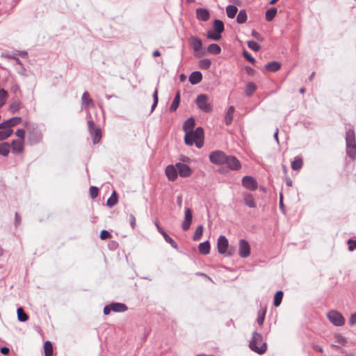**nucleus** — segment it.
I'll list each match as a JSON object with an SVG mask.
<instances>
[{"label":"nucleus","mask_w":356,"mask_h":356,"mask_svg":"<svg viewBox=\"0 0 356 356\" xmlns=\"http://www.w3.org/2000/svg\"><path fill=\"white\" fill-rule=\"evenodd\" d=\"M175 166L177 168L178 174L181 177H189L193 174V170L187 164L184 163H177Z\"/></svg>","instance_id":"9"},{"label":"nucleus","mask_w":356,"mask_h":356,"mask_svg":"<svg viewBox=\"0 0 356 356\" xmlns=\"http://www.w3.org/2000/svg\"><path fill=\"white\" fill-rule=\"evenodd\" d=\"M42 138V134L39 131L33 132L29 134V140L31 143H38Z\"/></svg>","instance_id":"35"},{"label":"nucleus","mask_w":356,"mask_h":356,"mask_svg":"<svg viewBox=\"0 0 356 356\" xmlns=\"http://www.w3.org/2000/svg\"><path fill=\"white\" fill-rule=\"evenodd\" d=\"M118 202V197L115 191H113L111 195L108 197L106 202V205L109 207H113Z\"/></svg>","instance_id":"39"},{"label":"nucleus","mask_w":356,"mask_h":356,"mask_svg":"<svg viewBox=\"0 0 356 356\" xmlns=\"http://www.w3.org/2000/svg\"><path fill=\"white\" fill-rule=\"evenodd\" d=\"M90 195L91 198L94 199L97 197L99 194V188L96 186H90Z\"/></svg>","instance_id":"51"},{"label":"nucleus","mask_w":356,"mask_h":356,"mask_svg":"<svg viewBox=\"0 0 356 356\" xmlns=\"http://www.w3.org/2000/svg\"><path fill=\"white\" fill-rule=\"evenodd\" d=\"M111 237V234L107 230L104 229V230L101 231L100 238L102 240H106L108 238H110Z\"/></svg>","instance_id":"52"},{"label":"nucleus","mask_w":356,"mask_h":356,"mask_svg":"<svg viewBox=\"0 0 356 356\" xmlns=\"http://www.w3.org/2000/svg\"><path fill=\"white\" fill-rule=\"evenodd\" d=\"M248 16L245 10H241L236 17V22L238 24H243L247 21Z\"/></svg>","instance_id":"34"},{"label":"nucleus","mask_w":356,"mask_h":356,"mask_svg":"<svg viewBox=\"0 0 356 356\" xmlns=\"http://www.w3.org/2000/svg\"><path fill=\"white\" fill-rule=\"evenodd\" d=\"M159 102V97H158V89L156 88L154 93H153V104L151 107V112H153V111L156 107Z\"/></svg>","instance_id":"48"},{"label":"nucleus","mask_w":356,"mask_h":356,"mask_svg":"<svg viewBox=\"0 0 356 356\" xmlns=\"http://www.w3.org/2000/svg\"><path fill=\"white\" fill-rule=\"evenodd\" d=\"M110 307H112V311L114 312H124L128 309L127 306L121 302H112L110 304Z\"/></svg>","instance_id":"23"},{"label":"nucleus","mask_w":356,"mask_h":356,"mask_svg":"<svg viewBox=\"0 0 356 356\" xmlns=\"http://www.w3.org/2000/svg\"><path fill=\"white\" fill-rule=\"evenodd\" d=\"M207 51L211 54L218 55L221 52V48L218 44L213 43L209 45Z\"/></svg>","instance_id":"33"},{"label":"nucleus","mask_w":356,"mask_h":356,"mask_svg":"<svg viewBox=\"0 0 356 356\" xmlns=\"http://www.w3.org/2000/svg\"><path fill=\"white\" fill-rule=\"evenodd\" d=\"M93 101L90 97V94L88 92L85 91L81 97V107L83 109L88 110L90 106H92Z\"/></svg>","instance_id":"15"},{"label":"nucleus","mask_w":356,"mask_h":356,"mask_svg":"<svg viewBox=\"0 0 356 356\" xmlns=\"http://www.w3.org/2000/svg\"><path fill=\"white\" fill-rule=\"evenodd\" d=\"M204 227L202 225L197 226L193 236V241H199L202 236Z\"/></svg>","instance_id":"41"},{"label":"nucleus","mask_w":356,"mask_h":356,"mask_svg":"<svg viewBox=\"0 0 356 356\" xmlns=\"http://www.w3.org/2000/svg\"><path fill=\"white\" fill-rule=\"evenodd\" d=\"M242 185L246 189L255 191L258 187L257 180L252 176L246 175L242 178Z\"/></svg>","instance_id":"8"},{"label":"nucleus","mask_w":356,"mask_h":356,"mask_svg":"<svg viewBox=\"0 0 356 356\" xmlns=\"http://www.w3.org/2000/svg\"><path fill=\"white\" fill-rule=\"evenodd\" d=\"M90 119L88 120V129L90 136L92 137V143L96 145L99 143L102 138V130L100 127H96L94 120L92 119L90 113L88 111Z\"/></svg>","instance_id":"4"},{"label":"nucleus","mask_w":356,"mask_h":356,"mask_svg":"<svg viewBox=\"0 0 356 356\" xmlns=\"http://www.w3.org/2000/svg\"><path fill=\"white\" fill-rule=\"evenodd\" d=\"M250 349L259 354L263 355L267 350V343L263 341V336L261 334L254 331L252 332V337L249 341Z\"/></svg>","instance_id":"2"},{"label":"nucleus","mask_w":356,"mask_h":356,"mask_svg":"<svg viewBox=\"0 0 356 356\" xmlns=\"http://www.w3.org/2000/svg\"><path fill=\"white\" fill-rule=\"evenodd\" d=\"M195 121L193 117L188 118L183 124V130L184 132L194 131Z\"/></svg>","instance_id":"21"},{"label":"nucleus","mask_w":356,"mask_h":356,"mask_svg":"<svg viewBox=\"0 0 356 356\" xmlns=\"http://www.w3.org/2000/svg\"><path fill=\"white\" fill-rule=\"evenodd\" d=\"M10 92L14 94L21 93L20 88L17 83H14L10 87Z\"/></svg>","instance_id":"55"},{"label":"nucleus","mask_w":356,"mask_h":356,"mask_svg":"<svg viewBox=\"0 0 356 356\" xmlns=\"http://www.w3.org/2000/svg\"><path fill=\"white\" fill-rule=\"evenodd\" d=\"M8 97V92L3 88L0 89V108L6 104Z\"/></svg>","instance_id":"42"},{"label":"nucleus","mask_w":356,"mask_h":356,"mask_svg":"<svg viewBox=\"0 0 356 356\" xmlns=\"http://www.w3.org/2000/svg\"><path fill=\"white\" fill-rule=\"evenodd\" d=\"M10 145L7 142L0 143V154L6 156L10 152Z\"/></svg>","instance_id":"36"},{"label":"nucleus","mask_w":356,"mask_h":356,"mask_svg":"<svg viewBox=\"0 0 356 356\" xmlns=\"http://www.w3.org/2000/svg\"><path fill=\"white\" fill-rule=\"evenodd\" d=\"M184 142L187 145L195 144L199 149L202 147L204 145L203 128L198 127L194 131L185 132Z\"/></svg>","instance_id":"1"},{"label":"nucleus","mask_w":356,"mask_h":356,"mask_svg":"<svg viewBox=\"0 0 356 356\" xmlns=\"http://www.w3.org/2000/svg\"><path fill=\"white\" fill-rule=\"evenodd\" d=\"M7 120L8 122V127L10 128L12 127H14V126L19 124L20 122L22 121V118L21 117H13Z\"/></svg>","instance_id":"47"},{"label":"nucleus","mask_w":356,"mask_h":356,"mask_svg":"<svg viewBox=\"0 0 356 356\" xmlns=\"http://www.w3.org/2000/svg\"><path fill=\"white\" fill-rule=\"evenodd\" d=\"M348 250L350 251H353L355 249H356V241L353 239H349L348 241Z\"/></svg>","instance_id":"58"},{"label":"nucleus","mask_w":356,"mask_h":356,"mask_svg":"<svg viewBox=\"0 0 356 356\" xmlns=\"http://www.w3.org/2000/svg\"><path fill=\"white\" fill-rule=\"evenodd\" d=\"M193 220V212L189 208H185L184 211V220L181 225V228L184 231H187L191 225Z\"/></svg>","instance_id":"12"},{"label":"nucleus","mask_w":356,"mask_h":356,"mask_svg":"<svg viewBox=\"0 0 356 356\" xmlns=\"http://www.w3.org/2000/svg\"><path fill=\"white\" fill-rule=\"evenodd\" d=\"M12 152L14 154H18L24 150V141L19 140H14L11 143Z\"/></svg>","instance_id":"17"},{"label":"nucleus","mask_w":356,"mask_h":356,"mask_svg":"<svg viewBox=\"0 0 356 356\" xmlns=\"http://www.w3.org/2000/svg\"><path fill=\"white\" fill-rule=\"evenodd\" d=\"M129 222H130L131 228L133 229H134L136 226V220L135 216L133 214L129 215Z\"/></svg>","instance_id":"59"},{"label":"nucleus","mask_w":356,"mask_h":356,"mask_svg":"<svg viewBox=\"0 0 356 356\" xmlns=\"http://www.w3.org/2000/svg\"><path fill=\"white\" fill-rule=\"evenodd\" d=\"M335 339L336 341L341 345H345V343H346V338L341 334H337L335 336Z\"/></svg>","instance_id":"56"},{"label":"nucleus","mask_w":356,"mask_h":356,"mask_svg":"<svg viewBox=\"0 0 356 356\" xmlns=\"http://www.w3.org/2000/svg\"><path fill=\"white\" fill-rule=\"evenodd\" d=\"M346 154L352 159H356V140L353 129H350L346 134Z\"/></svg>","instance_id":"3"},{"label":"nucleus","mask_w":356,"mask_h":356,"mask_svg":"<svg viewBox=\"0 0 356 356\" xmlns=\"http://www.w3.org/2000/svg\"><path fill=\"white\" fill-rule=\"evenodd\" d=\"M180 99H181V96H180V91L178 90L175 95V97L173 99V102L170 107V111L173 112V111H175L179 105V103H180Z\"/></svg>","instance_id":"27"},{"label":"nucleus","mask_w":356,"mask_h":356,"mask_svg":"<svg viewBox=\"0 0 356 356\" xmlns=\"http://www.w3.org/2000/svg\"><path fill=\"white\" fill-rule=\"evenodd\" d=\"M233 114H229V113H225V123L226 125H229L232 124V120H233Z\"/></svg>","instance_id":"57"},{"label":"nucleus","mask_w":356,"mask_h":356,"mask_svg":"<svg viewBox=\"0 0 356 356\" xmlns=\"http://www.w3.org/2000/svg\"><path fill=\"white\" fill-rule=\"evenodd\" d=\"M21 222V216H19V214L16 212L15 213V226H18V225H19Z\"/></svg>","instance_id":"62"},{"label":"nucleus","mask_w":356,"mask_h":356,"mask_svg":"<svg viewBox=\"0 0 356 356\" xmlns=\"http://www.w3.org/2000/svg\"><path fill=\"white\" fill-rule=\"evenodd\" d=\"M165 173L169 181H174L177 179L178 171L175 165H167L165 170Z\"/></svg>","instance_id":"13"},{"label":"nucleus","mask_w":356,"mask_h":356,"mask_svg":"<svg viewBox=\"0 0 356 356\" xmlns=\"http://www.w3.org/2000/svg\"><path fill=\"white\" fill-rule=\"evenodd\" d=\"M225 164H226L231 170H238L241 168V162L234 156H227V159H226Z\"/></svg>","instance_id":"11"},{"label":"nucleus","mask_w":356,"mask_h":356,"mask_svg":"<svg viewBox=\"0 0 356 356\" xmlns=\"http://www.w3.org/2000/svg\"><path fill=\"white\" fill-rule=\"evenodd\" d=\"M283 296H284V293L282 291H277L275 293V296H274V302H273V305L275 307H278L280 305Z\"/></svg>","instance_id":"40"},{"label":"nucleus","mask_w":356,"mask_h":356,"mask_svg":"<svg viewBox=\"0 0 356 356\" xmlns=\"http://www.w3.org/2000/svg\"><path fill=\"white\" fill-rule=\"evenodd\" d=\"M191 45L193 50L195 52H197L202 49V42L197 37H191Z\"/></svg>","instance_id":"22"},{"label":"nucleus","mask_w":356,"mask_h":356,"mask_svg":"<svg viewBox=\"0 0 356 356\" xmlns=\"http://www.w3.org/2000/svg\"><path fill=\"white\" fill-rule=\"evenodd\" d=\"M213 31L218 33H222L225 30L224 23L220 19H215L213 24Z\"/></svg>","instance_id":"25"},{"label":"nucleus","mask_w":356,"mask_h":356,"mask_svg":"<svg viewBox=\"0 0 356 356\" xmlns=\"http://www.w3.org/2000/svg\"><path fill=\"white\" fill-rule=\"evenodd\" d=\"M245 204L250 208H255L257 204L252 194L244 193L243 194Z\"/></svg>","instance_id":"19"},{"label":"nucleus","mask_w":356,"mask_h":356,"mask_svg":"<svg viewBox=\"0 0 356 356\" xmlns=\"http://www.w3.org/2000/svg\"><path fill=\"white\" fill-rule=\"evenodd\" d=\"M44 350L45 356H52L53 355V346L52 343L49 341H47L44 343Z\"/></svg>","instance_id":"37"},{"label":"nucleus","mask_w":356,"mask_h":356,"mask_svg":"<svg viewBox=\"0 0 356 356\" xmlns=\"http://www.w3.org/2000/svg\"><path fill=\"white\" fill-rule=\"evenodd\" d=\"M111 311H112V307H110V304L106 305L104 308V315H108Z\"/></svg>","instance_id":"64"},{"label":"nucleus","mask_w":356,"mask_h":356,"mask_svg":"<svg viewBox=\"0 0 356 356\" xmlns=\"http://www.w3.org/2000/svg\"><path fill=\"white\" fill-rule=\"evenodd\" d=\"M221 34L220 33H218L216 32H214L213 31H209L207 33V38L208 39H210V40H215V41H218L219 40L221 39Z\"/></svg>","instance_id":"46"},{"label":"nucleus","mask_w":356,"mask_h":356,"mask_svg":"<svg viewBox=\"0 0 356 356\" xmlns=\"http://www.w3.org/2000/svg\"><path fill=\"white\" fill-rule=\"evenodd\" d=\"M245 72L246 73L248 74V75H251V76H253L254 74V72H255V70L254 69H252L251 67L250 66H246L245 67Z\"/></svg>","instance_id":"61"},{"label":"nucleus","mask_w":356,"mask_h":356,"mask_svg":"<svg viewBox=\"0 0 356 356\" xmlns=\"http://www.w3.org/2000/svg\"><path fill=\"white\" fill-rule=\"evenodd\" d=\"M327 318L335 326H341L344 325L345 319L343 316L335 310H332L327 313Z\"/></svg>","instance_id":"7"},{"label":"nucleus","mask_w":356,"mask_h":356,"mask_svg":"<svg viewBox=\"0 0 356 356\" xmlns=\"http://www.w3.org/2000/svg\"><path fill=\"white\" fill-rule=\"evenodd\" d=\"M0 352L4 355H8L10 353V348L6 346L1 347Z\"/></svg>","instance_id":"63"},{"label":"nucleus","mask_w":356,"mask_h":356,"mask_svg":"<svg viewBox=\"0 0 356 356\" xmlns=\"http://www.w3.org/2000/svg\"><path fill=\"white\" fill-rule=\"evenodd\" d=\"M277 13V9L275 7L270 8L266 11L265 19L268 22L272 21Z\"/></svg>","instance_id":"28"},{"label":"nucleus","mask_w":356,"mask_h":356,"mask_svg":"<svg viewBox=\"0 0 356 356\" xmlns=\"http://www.w3.org/2000/svg\"><path fill=\"white\" fill-rule=\"evenodd\" d=\"M13 131L12 129H7L0 131V141L6 140L11 136Z\"/></svg>","instance_id":"44"},{"label":"nucleus","mask_w":356,"mask_h":356,"mask_svg":"<svg viewBox=\"0 0 356 356\" xmlns=\"http://www.w3.org/2000/svg\"><path fill=\"white\" fill-rule=\"evenodd\" d=\"M162 236H163L165 242L169 243L172 248L176 250L178 249V245L176 243V241L172 238H171L166 232H163Z\"/></svg>","instance_id":"38"},{"label":"nucleus","mask_w":356,"mask_h":356,"mask_svg":"<svg viewBox=\"0 0 356 356\" xmlns=\"http://www.w3.org/2000/svg\"><path fill=\"white\" fill-rule=\"evenodd\" d=\"M250 254V246L245 239L239 241L238 254L242 258L248 257Z\"/></svg>","instance_id":"10"},{"label":"nucleus","mask_w":356,"mask_h":356,"mask_svg":"<svg viewBox=\"0 0 356 356\" xmlns=\"http://www.w3.org/2000/svg\"><path fill=\"white\" fill-rule=\"evenodd\" d=\"M195 13H196V17H197V19H199V20L207 22L210 18L209 11L206 8H198L196 9Z\"/></svg>","instance_id":"16"},{"label":"nucleus","mask_w":356,"mask_h":356,"mask_svg":"<svg viewBox=\"0 0 356 356\" xmlns=\"http://www.w3.org/2000/svg\"><path fill=\"white\" fill-rule=\"evenodd\" d=\"M227 159V155L222 151H213L209 154L210 161L216 165H222Z\"/></svg>","instance_id":"6"},{"label":"nucleus","mask_w":356,"mask_h":356,"mask_svg":"<svg viewBox=\"0 0 356 356\" xmlns=\"http://www.w3.org/2000/svg\"><path fill=\"white\" fill-rule=\"evenodd\" d=\"M210 243L208 241L200 243L198 245L199 252L204 255L210 252Z\"/></svg>","instance_id":"24"},{"label":"nucleus","mask_w":356,"mask_h":356,"mask_svg":"<svg viewBox=\"0 0 356 356\" xmlns=\"http://www.w3.org/2000/svg\"><path fill=\"white\" fill-rule=\"evenodd\" d=\"M21 103L19 101L15 100L11 102L10 105V111L12 113H17L20 109Z\"/></svg>","instance_id":"45"},{"label":"nucleus","mask_w":356,"mask_h":356,"mask_svg":"<svg viewBox=\"0 0 356 356\" xmlns=\"http://www.w3.org/2000/svg\"><path fill=\"white\" fill-rule=\"evenodd\" d=\"M303 165V161L302 158L299 156H296L294 160L291 163V168L293 170H299L302 168Z\"/></svg>","instance_id":"29"},{"label":"nucleus","mask_w":356,"mask_h":356,"mask_svg":"<svg viewBox=\"0 0 356 356\" xmlns=\"http://www.w3.org/2000/svg\"><path fill=\"white\" fill-rule=\"evenodd\" d=\"M251 35L253 38L259 42H263L264 40L261 35L255 30L252 31Z\"/></svg>","instance_id":"53"},{"label":"nucleus","mask_w":356,"mask_h":356,"mask_svg":"<svg viewBox=\"0 0 356 356\" xmlns=\"http://www.w3.org/2000/svg\"><path fill=\"white\" fill-rule=\"evenodd\" d=\"M257 87L256 84L253 82H248L246 84L245 93L246 96L251 97L254 92L256 91Z\"/></svg>","instance_id":"26"},{"label":"nucleus","mask_w":356,"mask_h":356,"mask_svg":"<svg viewBox=\"0 0 356 356\" xmlns=\"http://www.w3.org/2000/svg\"><path fill=\"white\" fill-rule=\"evenodd\" d=\"M248 47L254 51H258L260 49L259 44L253 40H250L248 42Z\"/></svg>","instance_id":"49"},{"label":"nucleus","mask_w":356,"mask_h":356,"mask_svg":"<svg viewBox=\"0 0 356 356\" xmlns=\"http://www.w3.org/2000/svg\"><path fill=\"white\" fill-rule=\"evenodd\" d=\"M17 319L20 322H25L29 319V316L24 312L22 307H18L17 309Z\"/></svg>","instance_id":"32"},{"label":"nucleus","mask_w":356,"mask_h":356,"mask_svg":"<svg viewBox=\"0 0 356 356\" xmlns=\"http://www.w3.org/2000/svg\"><path fill=\"white\" fill-rule=\"evenodd\" d=\"M202 79V74L200 71L193 72L188 77V81L192 85H196L200 83Z\"/></svg>","instance_id":"18"},{"label":"nucleus","mask_w":356,"mask_h":356,"mask_svg":"<svg viewBox=\"0 0 356 356\" xmlns=\"http://www.w3.org/2000/svg\"><path fill=\"white\" fill-rule=\"evenodd\" d=\"M243 56L247 60L252 63V64H254L256 62L254 58L248 51L244 50L243 51Z\"/></svg>","instance_id":"50"},{"label":"nucleus","mask_w":356,"mask_h":356,"mask_svg":"<svg viewBox=\"0 0 356 356\" xmlns=\"http://www.w3.org/2000/svg\"><path fill=\"white\" fill-rule=\"evenodd\" d=\"M265 70L270 72H275L281 68V63L278 61H272L265 65Z\"/></svg>","instance_id":"20"},{"label":"nucleus","mask_w":356,"mask_h":356,"mask_svg":"<svg viewBox=\"0 0 356 356\" xmlns=\"http://www.w3.org/2000/svg\"><path fill=\"white\" fill-rule=\"evenodd\" d=\"M349 324L350 325H354L355 324H356V313L351 314L349 319Z\"/></svg>","instance_id":"60"},{"label":"nucleus","mask_w":356,"mask_h":356,"mask_svg":"<svg viewBox=\"0 0 356 356\" xmlns=\"http://www.w3.org/2000/svg\"><path fill=\"white\" fill-rule=\"evenodd\" d=\"M229 242L225 236H220L218 238L217 248L220 254H225L228 248Z\"/></svg>","instance_id":"14"},{"label":"nucleus","mask_w":356,"mask_h":356,"mask_svg":"<svg viewBox=\"0 0 356 356\" xmlns=\"http://www.w3.org/2000/svg\"><path fill=\"white\" fill-rule=\"evenodd\" d=\"M211 65V61L208 58H204L199 62V67L202 70H208Z\"/></svg>","instance_id":"43"},{"label":"nucleus","mask_w":356,"mask_h":356,"mask_svg":"<svg viewBox=\"0 0 356 356\" xmlns=\"http://www.w3.org/2000/svg\"><path fill=\"white\" fill-rule=\"evenodd\" d=\"M266 313V307L261 308L257 314V323L261 326L264 324L265 316Z\"/></svg>","instance_id":"31"},{"label":"nucleus","mask_w":356,"mask_h":356,"mask_svg":"<svg viewBox=\"0 0 356 356\" xmlns=\"http://www.w3.org/2000/svg\"><path fill=\"white\" fill-rule=\"evenodd\" d=\"M195 103L199 109L204 113H211L213 111V106L209 102L208 96L205 94L199 95L195 99Z\"/></svg>","instance_id":"5"},{"label":"nucleus","mask_w":356,"mask_h":356,"mask_svg":"<svg viewBox=\"0 0 356 356\" xmlns=\"http://www.w3.org/2000/svg\"><path fill=\"white\" fill-rule=\"evenodd\" d=\"M15 134L17 136H18L19 138V140H22L24 141V137H25V131L24 129H19L17 130V131L15 132Z\"/></svg>","instance_id":"54"},{"label":"nucleus","mask_w":356,"mask_h":356,"mask_svg":"<svg viewBox=\"0 0 356 356\" xmlns=\"http://www.w3.org/2000/svg\"><path fill=\"white\" fill-rule=\"evenodd\" d=\"M238 12V8L234 5H229L226 8L227 15L229 18H234Z\"/></svg>","instance_id":"30"}]
</instances>
